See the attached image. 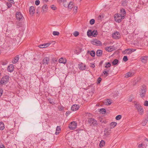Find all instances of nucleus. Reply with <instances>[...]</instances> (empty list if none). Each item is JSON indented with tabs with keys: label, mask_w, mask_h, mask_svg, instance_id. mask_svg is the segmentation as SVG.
<instances>
[{
	"label": "nucleus",
	"mask_w": 148,
	"mask_h": 148,
	"mask_svg": "<svg viewBox=\"0 0 148 148\" xmlns=\"http://www.w3.org/2000/svg\"><path fill=\"white\" fill-rule=\"evenodd\" d=\"M89 53L91 56L93 57L95 56V52L94 51L92 50L90 51H88L87 53L88 54Z\"/></svg>",
	"instance_id": "5701e85b"
},
{
	"label": "nucleus",
	"mask_w": 148,
	"mask_h": 148,
	"mask_svg": "<svg viewBox=\"0 0 148 148\" xmlns=\"http://www.w3.org/2000/svg\"><path fill=\"white\" fill-rule=\"evenodd\" d=\"M102 51L101 49H98L96 51V55L97 56L100 57L102 54Z\"/></svg>",
	"instance_id": "412c9836"
},
{
	"label": "nucleus",
	"mask_w": 148,
	"mask_h": 148,
	"mask_svg": "<svg viewBox=\"0 0 148 148\" xmlns=\"http://www.w3.org/2000/svg\"><path fill=\"white\" fill-rule=\"evenodd\" d=\"M8 27L6 30V34L8 35H10L11 34H13L15 33V31L14 30L12 29H10L9 27Z\"/></svg>",
	"instance_id": "9b49d317"
},
{
	"label": "nucleus",
	"mask_w": 148,
	"mask_h": 148,
	"mask_svg": "<svg viewBox=\"0 0 148 148\" xmlns=\"http://www.w3.org/2000/svg\"><path fill=\"white\" fill-rule=\"evenodd\" d=\"M105 144V141L103 140H102L100 143L99 146L100 147H102L104 146Z\"/></svg>",
	"instance_id": "f704fd0d"
},
{
	"label": "nucleus",
	"mask_w": 148,
	"mask_h": 148,
	"mask_svg": "<svg viewBox=\"0 0 148 148\" xmlns=\"http://www.w3.org/2000/svg\"><path fill=\"white\" fill-rule=\"evenodd\" d=\"M110 133L107 130L105 131H104V136H105L107 137L109 135H110Z\"/></svg>",
	"instance_id": "e433bc0d"
},
{
	"label": "nucleus",
	"mask_w": 148,
	"mask_h": 148,
	"mask_svg": "<svg viewBox=\"0 0 148 148\" xmlns=\"http://www.w3.org/2000/svg\"><path fill=\"white\" fill-rule=\"evenodd\" d=\"M61 130L60 127L59 126H57L56 128V130L58 131H60Z\"/></svg>",
	"instance_id": "69168bd1"
},
{
	"label": "nucleus",
	"mask_w": 148,
	"mask_h": 148,
	"mask_svg": "<svg viewBox=\"0 0 148 148\" xmlns=\"http://www.w3.org/2000/svg\"><path fill=\"white\" fill-rule=\"evenodd\" d=\"M9 81V77L8 75L3 76L0 80V87L2 86L3 85H5Z\"/></svg>",
	"instance_id": "f257e3e1"
},
{
	"label": "nucleus",
	"mask_w": 148,
	"mask_h": 148,
	"mask_svg": "<svg viewBox=\"0 0 148 148\" xmlns=\"http://www.w3.org/2000/svg\"><path fill=\"white\" fill-rule=\"evenodd\" d=\"M114 18L115 21L118 23H120L121 22L122 19L125 18V16H121L119 14H116L114 15Z\"/></svg>",
	"instance_id": "f03ea898"
},
{
	"label": "nucleus",
	"mask_w": 148,
	"mask_h": 148,
	"mask_svg": "<svg viewBox=\"0 0 148 148\" xmlns=\"http://www.w3.org/2000/svg\"><path fill=\"white\" fill-rule=\"evenodd\" d=\"M78 65V68L80 70L82 71H84L86 68V64H83L82 62H79Z\"/></svg>",
	"instance_id": "1a4fd4ad"
},
{
	"label": "nucleus",
	"mask_w": 148,
	"mask_h": 148,
	"mask_svg": "<svg viewBox=\"0 0 148 148\" xmlns=\"http://www.w3.org/2000/svg\"><path fill=\"white\" fill-rule=\"evenodd\" d=\"M29 13L31 15H33L35 13L34 8L33 6H31L29 8Z\"/></svg>",
	"instance_id": "4468645a"
},
{
	"label": "nucleus",
	"mask_w": 148,
	"mask_h": 148,
	"mask_svg": "<svg viewBox=\"0 0 148 148\" xmlns=\"http://www.w3.org/2000/svg\"><path fill=\"white\" fill-rule=\"evenodd\" d=\"M88 122V123L90 124V126L96 127L98 125L97 121L93 118H90L89 119Z\"/></svg>",
	"instance_id": "20e7f679"
},
{
	"label": "nucleus",
	"mask_w": 148,
	"mask_h": 148,
	"mask_svg": "<svg viewBox=\"0 0 148 148\" xmlns=\"http://www.w3.org/2000/svg\"><path fill=\"white\" fill-rule=\"evenodd\" d=\"M111 100L110 99H108L107 100V102H108L107 105H110L111 103Z\"/></svg>",
	"instance_id": "5fc2aeb1"
},
{
	"label": "nucleus",
	"mask_w": 148,
	"mask_h": 148,
	"mask_svg": "<svg viewBox=\"0 0 148 148\" xmlns=\"http://www.w3.org/2000/svg\"><path fill=\"white\" fill-rule=\"evenodd\" d=\"M6 5L8 6V8H11L12 6V4H11V3L9 2H7Z\"/></svg>",
	"instance_id": "a18cd8bd"
},
{
	"label": "nucleus",
	"mask_w": 148,
	"mask_h": 148,
	"mask_svg": "<svg viewBox=\"0 0 148 148\" xmlns=\"http://www.w3.org/2000/svg\"><path fill=\"white\" fill-rule=\"evenodd\" d=\"M144 105L146 106H148V101L147 100L145 101L144 102Z\"/></svg>",
	"instance_id": "4d7b16f0"
},
{
	"label": "nucleus",
	"mask_w": 148,
	"mask_h": 148,
	"mask_svg": "<svg viewBox=\"0 0 148 148\" xmlns=\"http://www.w3.org/2000/svg\"><path fill=\"white\" fill-rule=\"evenodd\" d=\"M91 42L92 44L95 45L101 46L102 45L101 42L97 39H93Z\"/></svg>",
	"instance_id": "0eeeda50"
},
{
	"label": "nucleus",
	"mask_w": 148,
	"mask_h": 148,
	"mask_svg": "<svg viewBox=\"0 0 148 148\" xmlns=\"http://www.w3.org/2000/svg\"><path fill=\"white\" fill-rule=\"evenodd\" d=\"M147 91V88L144 85H142L141 86V90H140V95L142 98L145 97Z\"/></svg>",
	"instance_id": "7ed1b4c3"
},
{
	"label": "nucleus",
	"mask_w": 148,
	"mask_h": 148,
	"mask_svg": "<svg viewBox=\"0 0 148 148\" xmlns=\"http://www.w3.org/2000/svg\"><path fill=\"white\" fill-rule=\"evenodd\" d=\"M99 121L102 123H106V121L105 120H103V119L102 118H101L99 119Z\"/></svg>",
	"instance_id": "6e6d98bb"
},
{
	"label": "nucleus",
	"mask_w": 148,
	"mask_h": 148,
	"mask_svg": "<svg viewBox=\"0 0 148 148\" xmlns=\"http://www.w3.org/2000/svg\"><path fill=\"white\" fill-rule=\"evenodd\" d=\"M133 96H130L128 99V101L129 102H131L132 101Z\"/></svg>",
	"instance_id": "603ef678"
},
{
	"label": "nucleus",
	"mask_w": 148,
	"mask_h": 148,
	"mask_svg": "<svg viewBox=\"0 0 148 148\" xmlns=\"http://www.w3.org/2000/svg\"><path fill=\"white\" fill-rule=\"evenodd\" d=\"M47 5H44L42 7V12H45L47 11Z\"/></svg>",
	"instance_id": "a878e982"
},
{
	"label": "nucleus",
	"mask_w": 148,
	"mask_h": 148,
	"mask_svg": "<svg viewBox=\"0 0 148 148\" xmlns=\"http://www.w3.org/2000/svg\"><path fill=\"white\" fill-rule=\"evenodd\" d=\"M48 100L49 101V103L52 105H54L55 104V100L53 99L49 98L48 99Z\"/></svg>",
	"instance_id": "cd10ccee"
},
{
	"label": "nucleus",
	"mask_w": 148,
	"mask_h": 148,
	"mask_svg": "<svg viewBox=\"0 0 148 148\" xmlns=\"http://www.w3.org/2000/svg\"><path fill=\"white\" fill-rule=\"evenodd\" d=\"M67 60L65 58H61L59 60V62L60 63L65 64L66 63Z\"/></svg>",
	"instance_id": "f3484780"
},
{
	"label": "nucleus",
	"mask_w": 148,
	"mask_h": 148,
	"mask_svg": "<svg viewBox=\"0 0 148 148\" xmlns=\"http://www.w3.org/2000/svg\"><path fill=\"white\" fill-rule=\"evenodd\" d=\"M64 107L62 106H58V109L59 110L61 111H62L64 110Z\"/></svg>",
	"instance_id": "37998d69"
},
{
	"label": "nucleus",
	"mask_w": 148,
	"mask_h": 148,
	"mask_svg": "<svg viewBox=\"0 0 148 148\" xmlns=\"http://www.w3.org/2000/svg\"><path fill=\"white\" fill-rule=\"evenodd\" d=\"M51 8L53 10H56L57 9L56 7L54 5H51Z\"/></svg>",
	"instance_id": "13d9d810"
},
{
	"label": "nucleus",
	"mask_w": 148,
	"mask_h": 148,
	"mask_svg": "<svg viewBox=\"0 0 148 148\" xmlns=\"http://www.w3.org/2000/svg\"><path fill=\"white\" fill-rule=\"evenodd\" d=\"M19 59V56L18 55H16L14 58V59L12 61V62L13 64H16L18 61Z\"/></svg>",
	"instance_id": "6ab92c4d"
},
{
	"label": "nucleus",
	"mask_w": 148,
	"mask_h": 148,
	"mask_svg": "<svg viewBox=\"0 0 148 148\" xmlns=\"http://www.w3.org/2000/svg\"><path fill=\"white\" fill-rule=\"evenodd\" d=\"M148 121V120L147 119H145L143 121L142 123V125L143 126H145L146 124Z\"/></svg>",
	"instance_id": "58836bf2"
},
{
	"label": "nucleus",
	"mask_w": 148,
	"mask_h": 148,
	"mask_svg": "<svg viewBox=\"0 0 148 148\" xmlns=\"http://www.w3.org/2000/svg\"><path fill=\"white\" fill-rule=\"evenodd\" d=\"M123 60L125 62H126L128 60V59L127 56H124L123 57Z\"/></svg>",
	"instance_id": "09e8293b"
},
{
	"label": "nucleus",
	"mask_w": 148,
	"mask_h": 148,
	"mask_svg": "<svg viewBox=\"0 0 148 148\" xmlns=\"http://www.w3.org/2000/svg\"><path fill=\"white\" fill-rule=\"evenodd\" d=\"M40 3V1L39 0H36L35 1V4L36 5H38Z\"/></svg>",
	"instance_id": "052dcab7"
},
{
	"label": "nucleus",
	"mask_w": 148,
	"mask_h": 148,
	"mask_svg": "<svg viewBox=\"0 0 148 148\" xmlns=\"http://www.w3.org/2000/svg\"><path fill=\"white\" fill-rule=\"evenodd\" d=\"M44 45H43V44H40V45H39L38 46V47L40 48H45L44 47H44Z\"/></svg>",
	"instance_id": "e2e57ef3"
},
{
	"label": "nucleus",
	"mask_w": 148,
	"mask_h": 148,
	"mask_svg": "<svg viewBox=\"0 0 148 148\" xmlns=\"http://www.w3.org/2000/svg\"><path fill=\"white\" fill-rule=\"evenodd\" d=\"M53 34L54 36H58L60 34V33L57 31H53Z\"/></svg>",
	"instance_id": "ea45409f"
},
{
	"label": "nucleus",
	"mask_w": 148,
	"mask_h": 148,
	"mask_svg": "<svg viewBox=\"0 0 148 148\" xmlns=\"http://www.w3.org/2000/svg\"><path fill=\"white\" fill-rule=\"evenodd\" d=\"M79 108V107L78 105L74 104L71 106V110L73 111H75L78 110Z\"/></svg>",
	"instance_id": "f8f14e48"
},
{
	"label": "nucleus",
	"mask_w": 148,
	"mask_h": 148,
	"mask_svg": "<svg viewBox=\"0 0 148 148\" xmlns=\"http://www.w3.org/2000/svg\"><path fill=\"white\" fill-rule=\"evenodd\" d=\"M14 66L13 64H10L8 66L7 70L8 71L12 72L14 71Z\"/></svg>",
	"instance_id": "2eb2a0df"
},
{
	"label": "nucleus",
	"mask_w": 148,
	"mask_h": 148,
	"mask_svg": "<svg viewBox=\"0 0 148 148\" xmlns=\"http://www.w3.org/2000/svg\"><path fill=\"white\" fill-rule=\"evenodd\" d=\"M141 61L143 63H145L147 60V57L146 56L142 57L141 58Z\"/></svg>",
	"instance_id": "bb28decb"
},
{
	"label": "nucleus",
	"mask_w": 148,
	"mask_h": 148,
	"mask_svg": "<svg viewBox=\"0 0 148 148\" xmlns=\"http://www.w3.org/2000/svg\"><path fill=\"white\" fill-rule=\"evenodd\" d=\"M8 1L10 2V3H12L13 4L14 3V2L13 0H8Z\"/></svg>",
	"instance_id": "338daca9"
},
{
	"label": "nucleus",
	"mask_w": 148,
	"mask_h": 148,
	"mask_svg": "<svg viewBox=\"0 0 148 148\" xmlns=\"http://www.w3.org/2000/svg\"><path fill=\"white\" fill-rule=\"evenodd\" d=\"M105 65L106 66H105V67L106 68H110L111 66V64L110 62H106Z\"/></svg>",
	"instance_id": "72a5a7b5"
},
{
	"label": "nucleus",
	"mask_w": 148,
	"mask_h": 148,
	"mask_svg": "<svg viewBox=\"0 0 148 148\" xmlns=\"http://www.w3.org/2000/svg\"><path fill=\"white\" fill-rule=\"evenodd\" d=\"M77 125L76 122L73 121L71 122L69 124V127L70 130H73L76 128Z\"/></svg>",
	"instance_id": "423d86ee"
},
{
	"label": "nucleus",
	"mask_w": 148,
	"mask_h": 148,
	"mask_svg": "<svg viewBox=\"0 0 148 148\" xmlns=\"http://www.w3.org/2000/svg\"><path fill=\"white\" fill-rule=\"evenodd\" d=\"M95 21L93 19H92L90 21V23L91 25L94 24L95 23Z\"/></svg>",
	"instance_id": "a19ab883"
},
{
	"label": "nucleus",
	"mask_w": 148,
	"mask_h": 148,
	"mask_svg": "<svg viewBox=\"0 0 148 148\" xmlns=\"http://www.w3.org/2000/svg\"><path fill=\"white\" fill-rule=\"evenodd\" d=\"M92 34H93L92 35V36L93 37H96L97 35L98 32L97 30L94 29L92 31Z\"/></svg>",
	"instance_id": "473e14b6"
},
{
	"label": "nucleus",
	"mask_w": 148,
	"mask_h": 148,
	"mask_svg": "<svg viewBox=\"0 0 148 148\" xmlns=\"http://www.w3.org/2000/svg\"><path fill=\"white\" fill-rule=\"evenodd\" d=\"M134 106L138 110L139 114L140 115H142L144 111L142 107L140 104L137 103L135 104Z\"/></svg>",
	"instance_id": "39448f33"
},
{
	"label": "nucleus",
	"mask_w": 148,
	"mask_h": 148,
	"mask_svg": "<svg viewBox=\"0 0 148 148\" xmlns=\"http://www.w3.org/2000/svg\"><path fill=\"white\" fill-rule=\"evenodd\" d=\"M117 125V123L115 122H112L110 124V128L112 129L114 127Z\"/></svg>",
	"instance_id": "c756f323"
},
{
	"label": "nucleus",
	"mask_w": 148,
	"mask_h": 148,
	"mask_svg": "<svg viewBox=\"0 0 148 148\" xmlns=\"http://www.w3.org/2000/svg\"><path fill=\"white\" fill-rule=\"evenodd\" d=\"M3 90L1 88H0V97H1L2 95L3 94Z\"/></svg>",
	"instance_id": "bf43d9fd"
},
{
	"label": "nucleus",
	"mask_w": 148,
	"mask_h": 148,
	"mask_svg": "<svg viewBox=\"0 0 148 148\" xmlns=\"http://www.w3.org/2000/svg\"><path fill=\"white\" fill-rule=\"evenodd\" d=\"M92 31L91 30H89L87 32V34L88 36V37H90L91 36H92V35L93 34H92Z\"/></svg>",
	"instance_id": "2f4dec72"
},
{
	"label": "nucleus",
	"mask_w": 148,
	"mask_h": 148,
	"mask_svg": "<svg viewBox=\"0 0 148 148\" xmlns=\"http://www.w3.org/2000/svg\"><path fill=\"white\" fill-rule=\"evenodd\" d=\"M112 36L113 38L117 39L120 38L121 35L118 32L116 31L112 34Z\"/></svg>",
	"instance_id": "6e6552de"
},
{
	"label": "nucleus",
	"mask_w": 148,
	"mask_h": 148,
	"mask_svg": "<svg viewBox=\"0 0 148 148\" xmlns=\"http://www.w3.org/2000/svg\"><path fill=\"white\" fill-rule=\"evenodd\" d=\"M104 62V61L102 60H101L99 63V66H101L102 64H103V62Z\"/></svg>",
	"instance_id": "0e129e2a"
},
{
	"label": "nucleus",
	"mask_w": 148,
	"mask_h": 148,
	"mask_svg": "<svg viewBox=\"0 0 148 148\" xmlns=\"http://www.w3.org/2000/svg\"><path fill=\"white\" fill-rule=\"evenodd\" d=\"M8 62L7 60H5L3 61H2L1 62L2 65H5L7 64Z\"/></svg>",
	"instance_id": "4c0bfd02"
},
{
	"label": "nucleus",
	"mask_w": 148,
	"mask_h": 148,
	"mask_svg": "<svg viewBox=\"0 0 148 148\" xmlns=\"http://www.w3.org/2000/svg\"><path fill=\"white\" fill-rule=\"evenodd\" d=\"M110 69L109 68H106L104 70L103 73L106 76H107L109 75V72L110 71Z\"/></svg>",
	"instance_id": "dca6fc26"
},
{
	"label": "nucleus",
	"mask_w": 148,
	"mask_h": 148,
	"mask_svg": "<svg viewBox=\"0 0 148 148\" xmlns=\"http://www.w3.org/2000/svg\"><path fill=\"white\" fill-rule=\"evenodd\" d=\"M105 49L108 52H111L114 50L113 46H110L106 47Z\"/></svg>",
	"instance_id": "aec40b11"
},
{
	"label": "nucleus",
	"mask_w": 148,
	"mask_h": 148,
	"mask_svg": "<svg viewBox=\"0 0 148 148\" xmlns=\"http://www.w3.org/2000/svg\"><path fill=\"white\" fill-rule=\"evenodd\" d=\"M16 19L19 21L22 20L23 17L21 13L19 12H17L16 14Z\"/></svg>",
	"instance_id": "9d476101"
},
{
	"label": "nucleus",
	"mask_w": 148,
	"mask_h": 148,
	"mask_svg": "<svg viewBox=\"0 0 148 148\" xmlns=\"http://www.w3.org/2000/svg\"><path fill=\"white\" fill-rule=\"evenodd\" d=\"M49 59L48 57H45L42 60V64L46 65L47 64L49 63Z\"/></svg>",
	"instance_id": "ddd939ff"
},
{
	"label": "nucleus",
	"mask_w": 148,
	"mask_h": 148,
	"mask_svg": "<svg viewBox=\"0 0 148 148\" xmlns=\"http://www.w3.org/2000/svg\"><path fill=\"white\" fill-rule=\"evenodd\" d=\"M68 7L69 9H71L73 8V5L70 3H69L68 5Z\"/></svg>",
	"instance_id": "49530a36"
},
{
	"label": "nucleus",
	"mask_w": 148,
	"mask_h": 148,
	"mask_svg": "<svg viewBox=\"0 0 148 148\" xmlns=\"http://www.w3.org/2000/svg\"><path fill=\"white\" fill-rule=\"evenodd\" d=\"M77 7L76 6H75L74 7L73 10L74 11V12H77Z\"/></svg>",
	"instance_id": "680f3d73"
},
{
	"label": "nucleus",
	"mask_w": 148,
	"mask_h": 148,
	"mask_svg": "<svg viewBox=\"0 0 148 148\" xmlns=\"http://www.w3.org/2000/svg\"><path fill=\"white\" fill-rule=\"evenodd\" d=\"M5 128L4 125L3 123L1 121L0 122V130H2Z\"/></svg>",
	"instance_id": "7c9ffc66"
},
{
	"label": "nucleus",
	"mask_w": 148,
	"mask_h": 148,
	"mask_svg": "<svg viewBox=\"0 0 148 148\" xmlns=\"http://www.w3.org/2000/svg\"><path fill=\"white\" fill-rule=\"evenodd\" d=\"M101 80H102L101 78L100 77H99L97 79V84H99L100 83Z\"/></svg>",
	"instance_id": "3c124183"
},
{
	"label": "nucleus",
	"mask_w": 148,
	"mask_h": 148,
	"mask_svg": "<svg viewBox=\"0 0 148 148\" xmlns=\"http://www.w3.org/2000/svg\"><path fill=\"white\" fill-rule=\"evenodd\" d=\"M79 32L77 31H75L73 33V35L75 37H77L79 35Z\"/></svg>",
	"instance_id": "c03bdc74"
},
{
	"label": "nucleus",
	"mask_w": 148,
	"mask_h": 148,
	"mask_svg": "<svg viewBox=\"0 0 148 148\" xmlns=\"http://www.w3.org/2000/svg\"><path fill=\"white\" fill-rule=\"evenodd\" d=\"M144 145L143 144V143H141L140 144H139L138 146V147L139 148H143Z\"/></svg>",
	"instance_id": "8fccbe9b"
},
{
	"label": "nucleus",
	"mask_w": 148,
	"mask_h": 148,
	"mask_svg": "<svg viewBox=\"0 0 148 148\" xmlns=\"http://www.w3.org/2000/svg\"><path fill=\"white\" fill-rule=\"evenodd\" d=\"M121 118V116L120 115H119L117 116L116 117V119L117 120H119Z\"/></svg>",
	"instance_id": "de8ad7c7"
},
{
	"label": "nucleus",
	"mask_w": 148,
	"mask_h": 148,
	"mask_svg": "<svg viewBox=\"0 0 148 148\" xmlns=\"http://www.w3.org/2000/svg\"><path fill=\"white\" fill-rule=\"evenodd\" d=\"M99 112L102 114H104L106 112V110L105 109L103 108H102L100 109Z\"/></svg>",
	"instance_id": "c9c22d12"
},
{
	"label": "nucleus",
	"mask_w": 148,
	"mask_h": 148,
	"mask_svg": "<svg viewBox=\"0 0 148 148\" xmlns=\"http://www.w3.org/2000/svg\"><path fill=\"white\" fill-rule=\"evenodd\" d=\"M51 43L49 42H48L47 43H45L43 44L44 47L45 48L47 47H48L51 44Z\"/></svg>",
	"instance_id": "79ce46f5"
},
{
	"label": "nucleus",
	"mask_w": 148,
	"mask_h": 148,
	"mask_svg": "<svg viewBox=\"0 0 148 148\" xmlns=\"http://www.w3.org/2000/svg\"><path fill=\"white\" fill-rule=\"evenodd\" d=\"M127 1L126 0H122L121 1V5L123 6H125L127 5Z\"/></svg>",
	"instance_id": "c85d7f7f"
},
{
	"label": "nucleus",
	"mask_w": 148,
	"mask_h": 148,
	"mask_svg": "<svg viewBox=\"0 0 148 148\" xmlns=\"http://www.w3.org/2000/svg\"><path fill=\"white\" fill-rule=\"evenodd\" d=\"M130 50L131 51V50L130 49H126L123 51L122 53L123 54H130Z\"/></svg>",
	"instance_id": "b1692460"
},
{
	"label": "nucleus",
	"mask_w": 148,
	"mask_h": 148,
	"mask_svg": "<svg viewBox=\"0 0 148 148\" xmlns=\"http://www.w3.org/2000/svg\"><path fill=\"white\" fill-rule=\"evenodd\" d=\"M119 62V60L117 59H115L113 60L112 62V64L113 65H118Z\"/></svg>",
	"instance_id": "393cba45"
},
{
	"label": "nucleus",
	"mask_w": 148,
	"mask_h": 148,
	"mask_svg": "<svg viewBox=\"0 0 148 148\" xmlns=\"http://www.w3.org/2000/svg\"><path fill=\"white\" fill-rule=\"evenodd\" d=\"M134 74V73L129 72H128L125 74V77L126 78H127L133 76Z\"/></svg>",
	"instance_id": "a211bd4d"
},
{
	"label": "nucleus",
	"mask_w": 148,
	"mask_h": 148,
	"mask_svg": "<svg viewBox=\"0 0 148 148\" xmlns=\"http://www.w3.org/2000/svg\"><path fill=\"white\" fill-rule=\"evenodd\" d=\"M22 24H21L20 22L18 23L16 25V28H18L19 27H21L22 26Z\"/></svg>",
	"instance_id": "864d4df0"
},
{
	"label": "nucleus",
	"mask_w": 148,
	"mask_h": 148,
	"mask_svg": "<svg viewBox=\"0 0 148 148\" xmlns=\"http://www.w3.org/2000/svg\"><path fill=\"white\" fill-rule=\"evenodd\" d=\"M120 14L121 16L124 15L125 16L126 14V12L125 9L124 8H122L120 10Z\"/></svg>",
	"instance_id": "4be33fe9"
},
{
	"label": "nucleus",
	"mask_w": 148,
	"mask_h": 148,
	"mask_svg": "<svg viewBox=\"0 0 148 148\" xmlns=\"http://www.w3.org/2000/svg\"><path fill=\"white\" fill-rule=\"evenodd\" d=\"M71 112L69 111H67L66 112L65 114L67 116Z\"/></svg>",
	"instance_id": "774afa93"
}]
</instances>
